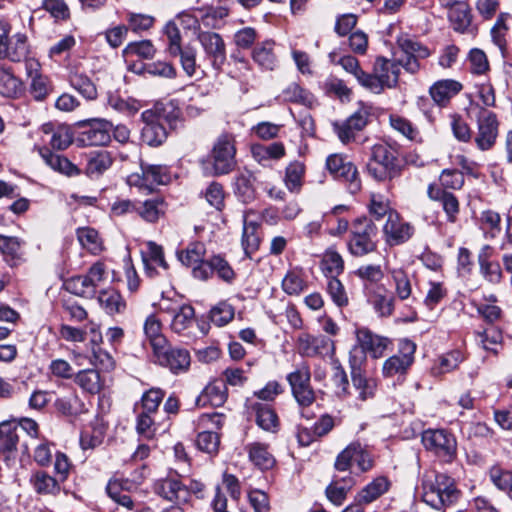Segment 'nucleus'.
Here are the masks:
<instances>
[{"mask_svg":"<svg viewBox=\"0 0 512 512\" xmlns=\"http://www.w3.org/2000/svg\"><path fill=\"white\" fill-rule=\"evenodd\" d=\"M85 127L76 142L79 146H104L111 141L112 124L105 119H88L79 123Z\"/></svg>","mask_w":512,"mask_h":512,"instance_id":"obj_10","label":"nucleus"},{"mask_svg":"<svg viewBox=\"0 0 512 512\" xmlns=\"http://www.w3.org/2000/svg\"><path fill=\"white\" fill-rule=\"evenodd\" d=\"M227 392L224 383L213 382L208 384L197 398L199 406L219 407L225 403Z\"/></svg>","mask_w":512,"mask_h":512,"instance_id":"obj_31","label":"nucleus"},{"mask_svg":"<svg viewBox=\"0 0 512 512\" xmlns=\"http://www.w3.org/2000/svg\"><path fill=\"white\" fill-rule=\"evenodd\" d=\"M491 482L512 499V472L500 465H493L489 470Z\"/></svg>","mask_w":512,"mask_h":512,"instance_id":"obj_54","label":"nucleus"},{"mask_svg":"<svg viewBox=\"0 0 512 512\" xmlns=\"http://www.w3.org/2000/svg\"><path fill=\"white\" fill-rule=\"evenodd\" d=\"M97 300L108 315L121 314L126 309V301L120 292L114 288L100 290Z\"/></svg>","mask_w":512,"mask_h":512,"instance_id":"obj_29","label":"nucleus"},{"mask_svg":"<svg viewBox=\"0 0 512 512\" xmlns=\"http://www.w3.org/2000/svg\"><path fill=\"white\" fill-rule=\"evenodd\" d=\"M292 391V395L300 406H310L315 401V393L311 387L310 368L302 362L286 377Z\"/></svg>","mask_w":512,"mask_h":512,"instance_id":"obj_9","label":"nucleus"},{"mask_svg":"<svg viewBox=\"0 0 512 512\" xmlns=\"http://www.w3.org/2000/svg\"><path fill=\"white\" fill-rule=\"evenodd\" d=\"M356 339L359 347H354L359 353H362L364 360L366 354H369L372 358H380L384 355V352L391 344L389 338L373 333L368 328H357L355 331Z\"/></svg>","mask_w":512,"mask_h":512,"instance_id":"obj_17","label":"nucleus"},{"mask_svg":"<svg viewBox=\"0 0 512 512\" xmlns=\"http://www.w3.org/2000/svg\"><path fill=\"white\" fill-rule=\"evenodd\" d=\"M357 349H351L349 353V365L351 368L352 383L358 392V398L367 400L372 398L377 388V381L374 378L367 377L361 372V364L364 362L362 353L357 355Z\"/></svg>","mask_w":512,"mask_h":512,"instance_id":"obj_15","label":"nucleus"},{"mask_svg":"<svg viewBox=\"0 0 512 512\" xmlns=\"http://www.w3.org/2000/svg\"><path fill=\"white\" fill-rule=\"evenodd\" d=\"M112 164L113 157L109 151L100 150L92 152L85 167V174L91 179H98Z\"/></svg>","mask_w":512,"mask_h":512,"instance_id":"obj_28","label":"nucleus"},{"mask_svg":"<svg viewBox=\"0 0 512 512\" xmlns=\"http://www.w3.org/2000/svg\"><path fill=\"white\" fill-rule=\"evenodd\" d=\"M397 44L404 55H411L419 60L426 59L431 55V51L427 46L408 36L399 37Z\"/></svg>","mask_w":512,"mask_h":512,"instance_id":"obj_57","label":"nucleus"},{"mask_svg":"<svg viewBox=\"0 0 512 512\" xmlns=\"http://www.w3.org/2000/svg\"><path fill=\"white\" fill-rule=\"evenodd\" d=\"M400 67L394 60L379 56L376 58L372 73H367L365 89L379 94L385 89L396 87Z\"/></svg>","mask_w":512,"mask_h":512,"instance_id":"obj_4","label":"nucleus"},{"mask_svg":"<svg viewBox=\"0 0 512 512\" xmlns=\"http://www.w3.org/2000/svg\"><path fill=\"white\" fill-rule=\"evenodd\" d=\"M249 460L262 470L271 469L275 464L274 456L269 452L268 445L253 442L245 447Z\"/></svg>","mask_w":512,"mask_h":512,"instance_id":"obj_30","label":"nucleus"},{"mask_svg":"<svg viewBox=\"0 0 512 512\" xmlns=\"http://www.w3.org/2000/svg\"><path fill=\"white\" fill-rule=\"evenodd\" d=\"M205 253V245L201 242H194L178 251L177 258L183 265L193 267L204 259Z\"/></svg>","mask_w":512,"mask_h":512,"instance_id":"obj_56","label":"nucleus"},{"mask_svg":"<svg viewBox=\"0 0 512 512\" xmlns=\"http://www.w3.org/2000/svg\"><path fill=\"white\" fill-rule=\"evenodd\" d=\"M29 54V43L26 34L17 33L7 44V52L3 55L13 62H20L27 58Z\"/></svg>","mask_w":512,"mask_h":512,"instance_id":"obj_39","label":"nucleus"},{"mask_svg":"<svg viewBox=\"0 0 512 512\" xmlns=\"http://www.w3.org/2000/svg\"><path fill=\"white\" fill-rule=\"evenodd\" d=\"M416 345L408 339L401 340L397 354L386 359L382 366V374L386 378L404 375L414 362Z\"/></svg>","mask_w":512,"mask_h":512,"instance_id":"obj_12","label":"nucleus"},{"mask_svg":"<svg viewBox=\"0 0 512 512\" xmlns=\"http://www.w3.org/2000/svg\"><path fill=\"white\" fill-rule=\"evenodd\" d=\"M352 486L353 481L351 479L348 482L343 481V483L338 480H334L326 487V497L334 505L340 506L346 500L347 494Z\"/></svg>","mask_w":512,"mask_h":512,"instance_id":"obj_60","label":"nucleus"},{"mask_svg":"<svg viewBox=\"0 0 512 512\" xmlns=\"http://www.w3.org/2000/svg\"><path fill=\"white\" fill-rule=\"evenodd\" d=\"M77 239L80 245L92 254H99L103 250L102 240L94 228H78Z\"/></svg>","mask_w":512,"mask_h":512,"instance_id":"obj_45","label":"nucleus"},{"mask_svg":"<svg viewBox=\"0 0 512 512\" xmlns=\"http://www.w3.org/2000/svg\"><path fill=\"white\" fill-rule=\"evenodd\" d=\"M143 331L153 352L167 343L166 338L162 334L161 320L155 314H150L146 317L143 324Z\"/></svg>","mask_w":512,"mask_h":512,"instance_id":"obj_35","label":"nucleus"},{"mask_svg":"<svg viewBox=\"0 0 512 512\" xmlns=\"http://www.w3.org/2000/svg\"><path fill=\"white\" fill-rule=\"evenodd\" d=\"M249 409L256 415L257 425L267 431L276 432L279 427V419L273 408L260 402H250Z\"/></svg>","mask_w":512,"mask_h":512,"instance_id":"obj_27","label":"nucleus"},{"mask_svg":"<svg viewBox=\"0 0 512 512\" xmlns=\"http://www.w3.org/2000/svg\"><path fill=\"white\" fill-rule=\"evenodd\" d=\"M22 92V83L13 74L7 71L0 73V94L15 98Z\"/></svg>","mask_w":512,"mask_h":512,"instance_id":"obj_62","label":"nucleus"},{"mask_svg":"<svg viewBox=\"0 0 512 512\" xmlns=\"http://www.w3.org/2000/svg\"><path fill=\"white\" fill-rule=\"evenodd\" d=\"M197 39L215 69H220L226 61V45L220 34L200 31Z\"/></svg>","mask_w":512,"mask_h":512,"instance_id":"obj_19","label":"nucleus"},{"mask_svg":"<svg viewBox=\"0 0 512 512\" xmlns=\"http://www.w3.org/2000/svg\"><path fill=\"white\" fill-rule=\"evenodd\" d=\"M154 492L166 501L183 504L189 501L186 485L179 479L167 477L159 479L154 484Z\"/></svg>","mask_w":512,"mask_h":512,"instance_id":"obj_21","label":"nucleus"},{"mask_svg":"<svg viewBox=\"0 0 512 512\" xmlns=\"http://www.w3.org/2000/svg\"><path fill=\"white\" fill-rule=\"evenodd\" d=\"M476 337L477 342L486 351H490L494 354H497L499 352V349L502 347V332L495 327H489L481 332H477Z\"/></svg>","mask_w":512,"mask_h":512,"instance_id":"obj_46","label":"nucleus"},{"mask_svg":"<svg viewBox=\"0 0 512 512\" xmlns=\"http://www.w3.org/2000/svg\"><path fill=\"white\" fill-rule=\"evenodd\" d=\"M387 271L390 274L395 288V295L400 300H407L412 293V285L406 272L402 268H389Z\"/></svg>","mask_w":512,"mask_h":512,"instance_id":"obj_44","label":"nucleus"},{"mask_svg":"<svg viewBox=\"0 0 512 512\" xmlns=\"http://www.w3.org/2000/svg\"><path fill=\"white\" fill-rule=\"evenodd\" d=\"M274 45L273 41L267 40L258 44L253 50L252 58L262 69L273 70L276 67Z\"/></svg>","mask_w":512,"mask_h":512,"instance_id":"obj_36","label":"nucleus"},{"mask_svg":"<svg viewBox=\"0 0 512 512\" xmlns=\"http://www.w3.org/2000/svg\"><path fill=\"white\" fill-rule=\"evenodd\" d=\"M141 118L144 122L141 132L142 141L149 146L161 145L167 138L166 126L157 120V115L152 110L144 111Z\"/></svg>","mask_w":512,"mask_h":512,"instance_id":"obj_23","label":"nucleus"},{"mask_svg":"<svg viewBox=\"0 0 512 512\" xmlns=\"http://www.w3.org/2000/svg\"><path fill=\"white\" fill-rule=\"evenodd\" d=\"M367 172L379 182L394 178L398 174L397 158L394 151L384 144L374 145L367 163Z\"/></svg>","mask_w":512,"mask_h":512,"instance_id":"obj_5","label":"nucleus"},{"mask_svg":"<svg viewBox=\"0 0 512 512\" xmlns=\"http://www.w3.org/2000/svg\"><path fill=\"white\" fill-rule=\"evenodd\" d=\"M464 357L458 350H453L441 355L432 367V374L440 376L455 370L463 361Z\"/></svg>","mask_w":512,"mask_h":512,"instance_id":"obj_48","label":"nucleus"},{"mask_svg":"<svg viewBox=\"0 0 512 512\" xmlns=\"http://www.w3.org/2000/svg\"><path fill=\"white\" fill-rule=\"evenodd\" d=\"M75 383L89 394H98L105 386V379L95 369H84L76 374Z\"/></svg>","mask_w":512,"mask_h":512,"instance_id":"obj_32","label":"nucleus"},{"mask_svg":"<svg viewBox=\"0 0 512 512\" xmlns=\"http://www.w3.org/2000/svg\"><path fill=\"white\" fill-rule=\"evenodd\" d=\"M157 115V120L170 129H175L180 122V110L172 102L156 106L152 110Z\"/></svg>","mask_w":512,"mask_h":512,"instance_id":"obj_58","label":"nucleus"},{"mask_svg":"<svg viewBox=\"0 0 512 512\" xmlns=\"http://www.w3.org/2000/svg\"><path fill=\"white\" fill-rule=\"evenodd\" d=\"M156 49L150 40H142L138 42H131L123 49V56L125 58L138 56L144 59H151L154 57Z\"/></svg>","mask_w":512,"mask_h":512,"instance_id":"obj_61","label":"nucleus"},{"mask_svg":"<svg viewBox=\"0 0 512 512\" xmlns=\"http://www.w3.org/2000/svg\"><path fill=\"white\" fill-rule=\"evenodd\" d=\"M383 236L389 246L401 245L407 242L414 234V227L404 221L398 212L389 214L383 225Z\"/></svg>","mask_w":512,"mask_h":512,"instance_id":"obj_18","label":"nucleus"},{"mask_svg":"<svg viewBox=\"0 0 512 512\" xmlns=\"http://www.w3.org/2000/svg\"><path fill=\"white\" fill-rule=\"evenodd\" d=\"M228 12L225 8H208L206 10L203 9H195L193 11H184L178 14L177 18L180 21L181 25L185 29H199L200 22L206 27H214L218 18H223L227 16Z\"/></svg>","mask_w":512,"mask_h":512,"instance_id":"obj_20","label":"nucleus"},{"mask_svg":"<svg viewBox=\"0 0 512 512\" xmlns=\"http://www.w3.org/2000/svg\"><path fill=\"white\" fill-rule=\"evenodd\" d=\"M421 488L423 501L437 510L452 505L460 496L454 479L435 471L424 474Z\"/></svg>","mask_w":512,"mask_h":512,"instance_id":"obj_1","label":"nucleus"},{"mask_svg":"<svg viewBox=\"0 0 512 512\" xmlns=\"http://www.w3.org/2000/svg\"><path fill=\"white\" fill-rule=\"evenodd\" d=\"M369 303L381 317H388L394 311L395 299L393 296L382 294L377 290L369 291L367 294Z\"/></svg>","mask_w":512,"mask_h":512,"instance_id":"obj_52","label":"nucleus"},{"mask_svg":"<svg viewBox=\"0 0 512 512\" xmlns=\"http://www.w3.org/2000/svg\"><path fill=\"white\" fill-rule=\"evenodd\" d=\"M388 488L389 482L387 478L377 477L357 493L355 501L362 505L370 504L383 495Z\"/></svg>","mask_w":512,"mask_h":512,"instance_id":"obj_33","label":"nucleus"},{"mask_svg":"<svg viewBox=\"0 0 512 512\" xmlns=\"http://www.w3.org/2000/svg\"><path fill=\"white\" fill-rule=\"evenodd\" d=\"M499 122L496 115L488 110H481L477 117V134L474 138L476 147L481 151L491 150L497 140Z\"/></svg>","mask_w":512,"mask_h":512,"instance_id":"obj_13","label":"nucleus"},{"mask_svg":"<svg viewBox=\"0 0 512 512\" xmlns=\"http://www.w3.org/2000/svg\"><path fill=\"white\" fill-rule=\"evenodd\" d=\"M69 81L71 86L77 90L84 98L94 100L97 98V88L92 80L80 72L70 74Z\"/></svg>","mask_w":512,"mask_h":512,"instance_id":"obj_49","label":"nucleus"},{"mask_svg":"<svg viewBox=\"0 0 512 512\" xmlns=\"http://www.w3.org/2000/svg\"><path fill=\"white\" fill-rule=\"evenodd\" d=\"M480 227L491 238H494L501 231V217L499 213L493 210H484L480 214Z\"/></svg>","mask_w":512,"mask_h":512,"instance_id":"obj_64","label":"nucleus"},{"mask_svg":"<svg viewBox=\"0 0 512 512\" xmlns=\"http://www.w3.org/2000/svg\"><path fill=\"white\" fill-rule=\"evenodd\" d=\"M421 440L426 450L444 462H451L456 456V439L444 429L425 430Z\"/></svg>","mask_w":512,"mask_h":512,"instance_id":"obj_6","label":"nucleus"},{"mask_svg":"<svg viewBox=\"0 0 512 512\" xmlns=\"http://www.w3.org/2000/svg\"><path fill=\"white\" fill-rule=\"evenodd\" d=\"M55 408L62 415L72 417L83 413L85 405L75 393H71L57 398Z\"/></svg>","mask_w":512,"mask_h":512,"instance_id":"obj_42","label":"nucleus"},{"mask_svg":"<svg viewBox=\"0 0 512 512\" xmlns=\"http://www.w3.org/2000/svg\"><path fill=\"white\" fill-rule=\"evenodd\" d=\"M307 287L304 272L301 269H292L282 280V289L288 295H299Z\"/></svg>","mask_w":512,"mask_h":512,"instance_id":"obj_51","label":"nucleus"},{"mask_svg":"<svg viewBox=\"0 0 512 512\" xmlns=\"http://www.w3.org/2000/svg\"><path fill=\"white\" fill-rule=\"evenodd\" d=\"M107 273L106 265L97 261L85 274L68 279L65 282V288L76 296L92 299L96 295L97 287L106 280Z\"/></svg>","mask_w":512,"mask_h":512,"instance_id":"obj_3","label":"nucleus"},{"mask_svg":"<svg viewBox=\"0 0 512 512\" xmlns=\"http://www.w3.org/2000/svg\"><path fill=\"white\" fill-rule=\"evenodd\" d=\"M368 210L376 220H379L383 217L389 218V214L392 212H397L391 207L389 199L379 193H372L370 195Z\"/></svg>","mask_w":512,"mask_h":512,"instance_id":"obj_59","label":"nucleus"},{"mask_svg":"<svg viewBox=\"0 0 512 512\" xmlns=\"http://www.w3.org/2000/svg\"><path fill=\"white\" fill-rule=\"evenodd\" d=\"M155 362L168 368L172 373L186 372L191 363V357L186 349L171 347L167 343L153 352Z\"/></svg>","mask_w":512,"mask_h":512,"instance_id":"obj_14","label":"nucleus"},{"mask_svg":"<svg viewBox=\"0 0 512 512\" xmlns=\"http://www.w3.org/2000/svg\"><path fill=\"white\" fill-rule=\"evenodd\" d=\"M142 260L146 274L149 277L157 275L159 273V269L167 271L169 268V265L164 258L162 247L154 242L147 243L146 250L142 252Z\"/></svg>","mask_w":512,"mask_h":512,"instance_id":"obj_25","label":"nucleus"},{"mask_svg":"<svg viewBox=\"0 0 512 512\" xmlns=\"http://www.w3.org/2000/svg\"><path fill=\"white\" fill-rule=\"evenodd\" d=\"M462 89L461 83L452 79L435 82L429 89L430 96L439 106H445Z\"/></svg>","mask_w":512,"mask_h":512,"instance_id":"obj_26","label":"nucleus"},{"mask_svg":"<svg viewBox=\"0 0 512 512\" xmlns=\"http://www.w3.org/2000/svg\"><path fill=\"white\" fill-rule=\"evenodd\" d=\"M320 266L325 276L330 279L338 277L343 272L344 261L335 249L329 248L323 254Z\"/></svg>","mask_w":512,"mask_h":512,"instance_id":"obj_38","label":"nucleus"},{"mask_svg":"<svg viewBox=\"0 0 512 512\" xmlns=\"http://www.w3.org/2000/svg\"><path fill=\"white\" fill-rule=\"evenodd\" d=\"M171 329L176 333H181L191 326L194 321V308L190 305H180L172 308Z\"/></svg>","mask_w":512,"mask_h":512,"instance_id":"obj_37","label":"nucleus"},{"mask_svg":"<svg viewBox=\"0 0 512 512\" xmlns=\"http://www.w3.org/2000/svg\"><path fill=\"white\" fill-rule=\"evenodd\" d=\"M171 181V173L165 165L141 164V173H132L127 177L129 186L151 192L156 185H166Z\"/></svg>","mask_w":512,"mask_h":512,"instance_id":"obj_8","label":"nucleus"},{"mask_svg":"<svg viewBox=\"0 0 512 512\" xmlns=\"http://www.w3.org/2000/svg\"><path fill=\"white\" fill-rule=\"evenodd\" d=\"M377 227L367 217H359L352 222L351 235L347 243L349 252L356 257L372 253L377 248Z\"/></svg>","mask_w":512,"mask_h":512,"instance_id":"obj_2","label":"nucleus"},{"mask_svg":"<svg viewBox=\"0 0 512 512\" xmlns=\"http://www.w3.org/2000/svg\"><path fill=\"white\" fill-rule=\"evenodd\" d=\"M353 463H356L361 471H367L373 466L370 454L358 442L349 444L341 451L335 460V468L338 471H347Z\"/></svg>","mask_w":512,"mask_h":512,"instance_id":"obj_16","label":"nucleus"},{"mask_svg":"<svg viewBox=\"0 0 512 512\" xmlns=\"http://www.w3.org/2000/svg\"><path fill=\"white\" fill-rule=\"evenodd\" d=\"M329 57L331 62L341 65L346 72L352 74L358 83L365 88L367 73L361 69L359 61L355 57L346 55L336 60L335 53H330Z\"/></svg>","mask_w":512,"mask_h":512,"instance_id":"obj_53","label":"nucleus"},{"mask_svg":"<svg viewBox=\"0 0 512 512\" xmlns=\"http://www.w3.org/2000/svg\"><path fill=\"white\" fill-rule=\"evenodd\" d=\"M136 212L147 222H156L165 213L164 201L161 198L149 199L138 204Z\"/></svg>","mask_w":512,"mask_h":512,"instance_id":"obj_50","label":"nucleus"},{"mask_svg":"<svg viewBox=\"0 0 512 512\" xmlns=\"http://www.w3.org/2000/svg\"><path fill=\"white\" fill-rule=\"evenodd\" d=\"M235 194L243 202L249 203L255 199L254 177L251 173H240L234 182Z\"/></svg>","mask_w":512,"mask_h":512,"instance_id":"obj_40","label":"nucleus"},{"mask_svg":"<svg viewBox=\"0 0 512 512\" xmlns=\"http://www.w3.org/2000/svg\"><path fill=\"white\" fill-rule=\"evenodd\" d=\"M19 441L16 424L3 422L0 424V456L9 459L16 450Z\"/></svg>","mask_w":512,"mask_h":512,"instance_id":"obj_34","label":"nucleus"},{"mask_svg":"<svg viewBox=\"0 0 512 512\" xmlns=\"http://www.w3.org/2000/svg\"><path fill=\"white\" fill-rule=\"evenodd\" d=\"M440 188L447 191L451 190H460L464 183V175L463 172L457 169H444L440 173L439 176Z\"/></svg>","mask_w":512,"mask_h":512,"instance_id":"obj_63","label":"nucleus"},{"mask_svg":"<svg viewBox=\"0 0 512 512\" xmlns=\"http://www.w3.org/2000/svg\"><path fill=\"white\" fill-rule=\"evenodd\" d=\"M23 244L24 241L18 237L0 234V253L8 263L21 258Z\"/></svg>","mask_w":512,"mask_h":512,"instance_id":"obj_47","label":"nucleus"},{"mask_svg":"<svg viewBox=\"0 0 512 512\" xmlns=\"http://www.w3.org/2000/svg\"><path fill=\"white\" fill-rule=\"evenodd\" d=\"M326 167L337 179L348 184V189L355 194L361 190V181L356 166L342 154H331L327 157Z\"/></svg>","mask_w":512,"mask_h":512,"instance_id":"obj_11","label":"nucleus"},{"mask_svg":"<svg viewBox=\"0 0 512 512\" xmlns=\"http://www.w3.org/2000/svg\"><path fill=\"white\" fill-rule=\"evenodd\" d=\"M453 29L458 32H465L471 24V14L468 4L460 3L447 13Z\"/></svg>","mask_w":512,"mask_h":512,"instance_id":"obj_55","label":"nucleus"},{"mask_svg":"<svg viewBox=\"0 0 512 512\" xmlns=\"http://www.w3.org/2000/svg\"><path fill=\"white\" fill-rule=\"evenodd\" d=\"M298 352L302 356H323L334 352V342L324 336L301 334L298 337Z\"/></svg>","mask_w":512,"mask_h":512,"instance_id":"obj_22","label":"nucleus"},{"mask_svg":"<svg viewBox=\"0 0 512 512\" xmlns=\"http://www.w3.org/2000/svg\"><path fill=\"white\" fill-rule=\"evenodd\" d=\"M236 147L232 134H221L215 141L210 157L215 175L230 173L235 165Z\"/></svg>","mask_w":512,"mask_h":512,"instance_id":"obj_7","label":"nucleus"},{"mask_svg":"<svg viewBox=\"0 0 512 512\" xmlns=\"http://www.w3.org/2000/svg\"><path fill=\"white\" fill-rule=\"evenodd\" d=\"M30 483L38 494H56L60 485L54 477L44 471H37L31 475Z\"/></svg>","mask_w":512,"mask_h":512,"instance_id":"obj_41","label":"nucleus"},{"mask_svg":"<svg viewBox=\"0 0 512 512\" xmlns=\"http://www.w3.org/2000/svg\"><path fill=\"white\" fill-rule=\"evenodd\" d=\"M305 175V165L300 161H293L285 169L284 183L290 192L300 191Z\"/></svg>","mask_w":512,"mask_h":512,"instance_id":"obj_43","label":"nucleus"},{"mask_svg":"<svg viewBox=\"0 0 512 512\" xmlns=\"http://www.w3.org/2000/svg\"><path fill=\"white\" fill-rule=\"evenodd\" d=\"M427 195L431 200L441 203L448 222L455 223L457 221L460 203L454 194L441 189L435 184H430L427 189Z\"/></svg>","mask_w":512,"mask_h":512,"instance_id":"obj_24","label":"nucleus"}]
</instances>
